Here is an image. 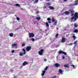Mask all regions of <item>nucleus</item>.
Listing matches in <instances>:
<instances>
[{
    "label": "nucleus",
    "instance_id": "1",
    "mask_svg": "<svg viewBox=\"0 0 78 78\" xmlns=\"http://www.w3.org/2000/svg\"><path fill=\"white\" fill-rule=\"evenodd\" d=\"M78 12H76L74 15V16H73L71 18V22H73V20L74 19V20H76L78 17Z\"/></svg>",
    "mask_w": 78,
    "mask_h": 78
},
{
    "label": "nucleus",
    "instance_id": "2",
    "mask_svg": "<svg viewBox=\"0 0 78 78\" xmlns=\"http://www.w3.org/2000/svg\"><path fill=\"white\" fill-rule=\"evenodd\" d=\"M43 53H44V49H41L40 51H39L38 53L39 55H43Z\"/></svg>",
    "mask_w": 78,
    "mask_h": 78
},
{
    "label": "nucleus",
    "instance_id": "3",
    "mask_svg": "<svg viewBox=\"0 0 78 78\" xmlns=\"http://www.w3.org/2000/svg\"><path fill=\"white\" fill-rule=\"evenodd\" d=\"M29 37L30 38H31V37H34V33H29Z\"/></svg>",
    "mask_w": 78,
    "mask_h": 78
},
{
    "label": "nucleus",
    "instance_id": "4",
    "mask_svg": "<svg viewBox=\"0 0 78 78\" xmlns=\"http://www.w3.org/2000/svg\"><path fill=\"white\" fill-rule=\"evenodd\" d=\"M31 49V47L30 46H28L26 47V50L27 51H30Z\"/></svg>",
    "mask_w": 78,
    "mask_h": 78
},
{
    "label": "nucleus",
    "instance_id": "5",
    "mask_svg": "<svg viewBox=\"0 0 78 78\" xmlns=\"http://www.w3.org/2000/svg\"><path fill=\"white\" fill-rule=\"evenodd\" d=\"M58 53L59 54H62L65 55H67V53H66L62 51H58Z\"/></svg>",
    "mask_w": 78,
    "mask_h": 78
},
{
    "label": "nucleus",
    "instance_id": "6",
    "mask_svg": "<svg viewBox=\"0 0 78 78\" xmlns=\"http://www.w3.org/2000/svg\"><path fill=\"white\" fill-rule=\"evenodd\" d=\"M28 64V62H27V61H25L23 63V66H25L26 65H27Z\"/></svg>",
    "mask_w": 78,
    "mask_h": 78
},
{
    "label": "nucleus",
    "instance_id": "7",
    "mask_svg": "<svg viewBox=\"0 0 78 78\" xmlns=\"http://www.w3.org/2000/svg\"><path fill=\"white\" fill-rule=\"evenodd\" d=\"M66 41V38L64 37H62V39L61 42L62 43H64V42H65Z\"/></svg>",
    "mask_w": 78,
    "mask_h": 78
},
{
    "label": "nucleus",
    "instance_id": "8",
    "mask_svg": "<svg viewBox=\"0 0 78 78\" xmlns=\"http://www.w3.org/2000/svg\"><path fill=\"white\" fill-rule=\"evenodd\" d=\"M75 11L73 10H72L70 11V12L71 14V16H73V15H74V13L73 12H74Z\"/></svg>",
    "mask_w": 78,
    "mask_h": 78
},
{
    "label": "nucleus",
    "instance_id": "9",
    "mask_svg": "<svg viewBox=\"0 0 78 78\" xmlns=\"http://www.w3.org/2000/svg\"><path fill=\"white\" fill-rule=\"evenodd\" d=\"M48 8L51 10H54V9H55V8H54V7H53V6H49L48 7Z\"/></svg>",
    "mask_w": 78,
    "mask_h": 78
},
{
    "label": "nucleus",
    "instance_id": "10",
    "mask_svg": "<svg viewBox=\"0 0 78 78\" xmlns=\"http://www.w3.org/2000/svg\"><path fill=\"white\" fill-rule=\"evenodd\" d=\"M55 67H60V65L59 63H55Z\"/></svg>",
    "mask_w": 78,
    "mask_h": 78
},
{
    "label": "nucleus",
    "instance_id": "11",
    "mask_svg": "<svg viewBox=\"0 0 78 78\" xmlns=\"http://www.w3.org/2000/svg\"><path fill=\"white\" fill-rule=\"evenodd\" d=\"M74 4L76 5H78V0H76L75 1Z\"/></svg>",
    "mask_w": 78,
    "mask_h": 78
},
{
    "label": "nucleus",
    "instance_id": "12",
    "mask_svg": "<svg viewBox=\"0 0 78 78\" xmlns=\"http://www.w3.org/2000/svg\"><path fill=\"white\" fill-rule=\"evenodd\" d=\"M64 12L66 15H69V14H70V12L67 11H66Z\"/></svg>",
    "mask_w": 78,
    "mask_h": 78
},
{
    "label": "nucleus",
    "instance_id": "13",
    "mask_svg": "<svg viewBox=\"0 0 78 78\" xmlns=\"http://www.w3.org/2000/svg\"><path fill=\"white\" fill-rule=\"evenodd\" d=\"M58 72L60 74H62V71L61 69H59Z\"/></svg>",
    "mask_w": 78,
    "mask_h": 78
},
{
    "label": "nucleus",
    "instance_id": "14",
    "mask_svg": "<svg viewBox=\"0 0 78 78\" xmlns=\"http://www.w3.org/2000/svg\"><path fill=\"white\" fill-rule=\"evenodd\" d=\"M45 71L44 70L42 72V73H41V76H44L45 75Z\"/></svg>",
    "mask_w": 78,
    "mask_h": 78
},
{
    "label": "nucleus",
    "instance_id": "15",
    "mask_svg": "<svg viewBox=\"0 0 78 78\" xmlns=\"http://www.w3.org/2000/svg\"><path fill=\"white\" fill-rule=\"evenodd\" d=\"M23 55H25L26 54V51H25V49H23Z\"/></svg>",
    "mask_w": 78,
    "mask_h": 78
},
{
    "label": "nucleus",
    "instance_id": "16",
    "mask_svg": "<svg viewBox=\"0 0 78 78\" xmlns=\"http://www.w3.org/2000/svg\"><path fill=\"white\" fill-rule=\"evenodd\" d=\"M13 33H10L9 34V35L10 37H12L13 36Z\"/></svg>",
    "mask_w": 78,
    "mask_h": 78
},
{
    "label": "nucleus",
    "instance_id": "17",
    "mask_svg": "<svg viewBox=\"0 0 78 78\" xmlns=\"http://www.w3.org/2000/svg\"><path fill=\"white\" fill-rule=\"evenodd\" d=\"M69 64L65 65H64V67H67L68 68H69Z\"/></svg>",
    "mask_w": 78,
    "mask_h": 78
},
{
    "label": "nucleus",
    "instance_id": "18",
    "mask_svg": "<svg viewBox=\"0 0 78 78\" xmlns=\"http://www.w3.org/2000/svg\"><path fill=\"white\" fill-rule=\"evenodd\" d=\"M78 32V30L77 29H76L74 31V33H76Z\"/></svg>",
    "mask_w": 78,
    "mask_h": 78
},
{
    "label": "nucleus",
    "instance_id": "19",
    "mask_svg": "<svg viewBox=\"0 0 78 78\" xmlns=\"http://www.w3.org/2000/svg\"><path fill=\"white\" fill-rule=\"evenodd\" d=\"M36 19L37 20H41V17H36Z\"/></svg>",
    "mask_w": 78,
    "mask_h": 78
},
{
    "label": "nucleus",
    "instance_id": "20",
    "mask_svg": "<svg viewBox=\"0 0 78 78\" xmlns=\"http://www.w3.org/2000/svg\"><path fill=\"white\" fill-rule=\"evenodd\" d=\"M46 4L47 6H50L51 5V3L50 2L46 3Z\"/></svg>",
    "mask_w": 78,
    "mask_h": 78
},
{
    "label": "nucleus",
    "instance_id": "21",
    "mask_svg": "<svg viewBox=\"0 0 78 78\" xmlns=\"http://www.w3.org/2000/svg\"><path fill=\"white\" fill-rule=\"evenodd\" d=\"M78 26V25L76 23H75L74 24V27H77Z\"/></svg>",
    "mask_w": 78,
    "mask_h": 78
},
{
    "label": "nucleus",
    "instance_id": "22",
    "mask_svg": "<svg viewBox=\"0 0 78 78\" xmlns=\"http://www.w3.org/2000/svg\"><path fill=\"white\" fill-rule=\"evenodd\" d=\"M45 23L46 27H49V24H48V22H46Z\"/></svg>",
    "mask_w": 78,
    "mask_h": 78
},
{
    "label": "nucleus",
    "instance_id": "23",
    "mask_svg": "<svg viewBox=\"0 0 78 78\" xmlns=\"http://www.w3.org/2000/svg\"><path fill=\"white\" fill-rule=\"evenodd\" d=\"M12 47H14V46H17L16 44H12Z\"/></svg>",
    "mask_w": 78,
    "mask_h": 78
},
{
    "label": "nucleus",
    "instance_id": "24",
    "mask_svg": "<svg viewBox=\"0 0 78 78\" xmlns=\"http://www.w3.org/2000/svg\"><path fill=\"white\" fill-rule=\"evenodd\" d=\"M54 22V25H56L57 23V20H55Z\"/></svg>",
    "mask_w": 78,
    "mask_h": 78
},
{
    "label": "nucleus",
    "instance_id": "25",
    "mask_svg": "<svg viewBox=\"0 0 78 78\" xmlns=\"http://www.w3.org/2000/svg\"><path fill=\"white\" fill-rule=\"evenodd\" d=\"M38 1H39V0H36L34 2V3H37L38 2Z\"/></svg>",
    "mask_w": 78,
    "mask_h": 78
},
{
    "label": "nucleus",
    "instance_id": "26",
    "mask_svg": "<svg viewBox=\"0 0 78 78\" xmlns=\"http://www.w3.org/2000/svg\"><path fill=\"white\" fill-rule=\"evenodd\" d=\"M23 53L22 52H20V56H23Z\"/></svg>",
    "mask_w": 78,
    "mask_h": 78
},
{
    "label": "nucleus",
    "instance_id": "27",
    "mask_svg": "<svg viewBox=\"0 0 78 78\" xmlns=\"http://www.w3.org/2000/svg\"><path fill=\"white\" fill-rule=\"evenodd\" d=\"M72 37H73V39H74V40H75L76 39V37L75 36H72Z\"/></svg>",
    "mask_w": 78,
    "mask_h": 78
},
{
    "label": "nucleus",
    "instance_id": "28",
    "mask_svg": "<svg viewBox=\"0 0 78 78\" xmlns=\"http://www.w3.org/2000/svg\"><path fill=\"white\" fill-rule=\"evenodd\" d=\"M25 43H23L22 44V47H24V46H25Z\"/></svg>",
    "mask_w": 78,
    "mask_h": 78
},
{
    "label": "nucleus",
    "instance_id": "29",
    "mask_svg": "<svg viewBox=\"0 0 78 78\" xmlns=\"http://www.w3.org/2000/svg\"><path fill=\"white\" fill-rule=\"evenodd\" d=\"M55 20L54 19V18H52V22H55Z\"/></svg>",
    "mask_w": 78,
    "mask_h": 78
},
{
    "label": "nucleus",
    "instance_id": "30",
    "mask_svg": "<svg viewBox=\"0 0 78 78\" xmlns=\"http://www.w3.org/2000/svg\"><path fill=\"white\" fill-rule=\"evenodd\" d=\"M47 20L48 21H50V20H51V19L50 18H47Z\"/></svg>",
    "mask_w": 78,
    "mask_h": 78
},
{
    "label": "nucleus",
    "instance_id": "31",
    "mask_svg": "<svg viewBox=\"0 0 78 78\" xmlns=\"http://www.w3.org/2000/svg\"><path fill=\"white\" fill-rule=\"evenodd\" d=\"M48 69V66H46V67L45 69H44L45 71V70H47Z\"/></svg>",
    "mask_w": 78,
    "mask_h": 78
},
{
    "label": "nucleus",
    "instance_id": "32",
    "mask_svg": "<svg viewBox=\"0 0 78 78\" xmlns=\"http://www.w3.org/2000/svg\"><path fill=\"white\" fill-rule=\"evenodd\" d=\"M20 5L19 4H15V5L16 6H19Z\"/></svg>",
    "mask_w": 78,
    "mask_h": 78
},
{
    "label": "nucleus",
    "instance_id": "33",
    "mask_svg": "<svg viewBox=\"0 0 78 78\" xmlns=\"http://www.w3.org/2000/svg\"><path fill=\"white\" fill-rule=\"evenodd\" d=\"M58 36H59V34H57L55 36L56 37H58Z\"/></svg>",
    "mask_w": 78,
    "mask_h": 78
},
{
    "label": "nucleus",
    "instance_id": "34",
    "mask_svg": "<svg viewBox=\"0 0 78 78\" xmlns=\"http://www.w3.org/2000/svg\"><path fill=\"white\" fill-rule=\"evenodd\" d=\"M31 40L32 41H34V39L33 38H31Z\"/></svg>",
    "mask_w": 78,
    "mask_h": 78
},
{
    "label": "nucleus",
    "instance_id": "35",
    "mask_svg": "<svg viewBox=\"0 0 78 78\" xmlns=\"http://www.w3.org/2000/svg\"><path fill=\"white\" fill-rule=\"evenodd\" d=\"M16 19L17 20H20V18L19 17H17L16 18Z\"/></svg>",
    "mask_w": 78,
    "mask_h": 78
},
{
    "label": "nucleus",
    "instance_id": "36",
    "mask_svg": "<svg viewBox=\"0 0 78 78\" xmlns=\"http://www.w3.org/2000/svg\"><path fill=\"white\" fill-rule=\"evenodd\" d=\"M77 42V41H75L74 42V43H73L74 44H76Z\"/></svg>",
    "mask_w": 78,
    "mask_h": 78
},
{
    "label": "nucleus",
    "instance_id": "37",
    "mask_svg": "<svg viewBox=\"0 0 78 78\" xmlns=\"http://www.w3.org/2000/svg\"><path fill=\"white\" fill-rule=\"evenodd\" d=\"M36 23L37 24V25H39V23L37 21L36 22Z\"/></svg>",
    "mask_w": 78,
    "mask_h": 78
},
{
    "label": "nucleus",
    "instance_id": "38",
    "mask_svg": "<svg viewBox=\"0 0 78 78\" xmlns=\"http://www.w3.org/2000/svg\"><path fill=\"white\" fill-rule=\"evenodd\" d=\"M71 66H72L73 68L75 67V66L73 65H71Z\"/></svg>",
    "mask_w": 78,
    "mask_h": 78
},
{
    "label": "nucleus",
    "instance_id": "39",
    "mask_svg": "<svg viewBox=\"0 0 78 78\" xmlns=\"http://www.w3.org/2000/svg\"><path fill=\"white\" fill-rule=\"evenodd\" d=\"M36 13H37V14H39V11H37Z\"/></svg>",
    "mask_w": 78,
    "mask_h": 78
},
{
    "label": "nucleus",
    "instance_id": "40",
    "mask_svg": "<svg viewBox=\"0 0 78 78\" xmlns=\"http://www.w3.org/2000/svg\"><path fill=\"white\" fill-rule=\"evenodd\" d=\"M72 44H73V43H70V44H69V45H72Z\"/></svg>",
    "mask_w": 78,
    "mask_h": 78
},
{
    "label": "nucleus",
    "instance_id": "41",
    "mask_svg": "<svg viewBox=\"0 0 78 78\" xmlns=\"http://www.w3.org/2000/svg\"><path fill=\"white\" fill-rule=\"evenodd\" d=\"M44 61H47V60L46 58H44Z\"/></svg>",
    "mask_w": 78,
    "mask_h": 78
},
{
    "label": "nucleus",
    "instance_id": "42",
    "mask_svg": "<svg viewBox=\"0 0 78 78\" xmlns=\"http://www.w3.org/2000/svg\"><path fill=\"white\" fill-rule=\"evenodd\" d=\"M39 31L40 32H41L42 31V30H41V29H39Z\"/></svg>",
    "mask_w": 78,
    "mask_h": 78
},
{
    "label": "nucleus",
    "instance_id": "43",
    "mask_svg": "<svg viewBox=\"0 0 78 78\" xmlns=\"http://www.w3.org/2000/svg\"><path fill=\"white\" fill-rule=\"evenodd\" d=\"M14 51H15L14 50H13L12 51V53H14Z\"/></svg>",
    "mask_w": 78,
    "mask_h": 78
},
{
    "label": "nucleus",
    "instance_id": "44",
    "mask_svg": "<svg viewBox=\"0 0 78 78\" xmlns=\"http://www.w3.org/2000/svg\"><path fill=\"white\" fill-rule=\"evenodd\" d=\"M48 23H51V21H48Z\"/></svg>",
    "mask_w": 78,
    "mask_h": 78
},
{
    "label": "nucleus",
    "instance_id": "45",
    "mask_svg": "<svg viewBox=\"0 0 78 78\" xmlns=\"http://www.w3.org/2000/svg\"><path fill=\"white\" fill-rule=\"evenodd\" d=\"M73 5H74V4H71V5H70V6H73Z\"/></svg>",
    "mask_w": 78,
    "mask_h": 78
},
{
    "label": "nucleus",
    "instance_id": "46",
    "mask_svg": "<svg viewBox=\"0 0 78 78\" xmlns=\"http://www.w3.org/2000/svg\"><path fill=\"white\" fill-rule=\"evenodd\" d=\"M53 78H56V76H53Z\"/></svg>",
    "mask_w": 78,
    "mask_h": 78
},
{
    "label": "nucleus",
    "instance_id": "47",
    "mask_svg": "<svg viewBox=\"0 0 78 78\" xmlns=\"http://www.w3.org/2000/svg\"><path fill=\"white\" fill-rule=\"evenodd\" d=\"M62 59H65V57H64V56H63L62 57Z\"/></svg>",
    "mask_w": 78,
    "mask_h": 78
},
{
    "label": "nucleus",
    "instance_id": "48",
    "mask_svg": "<svg viewBox=\"0 0 78 78\" xmlns=\"http://www.w3.org/2000/svg\"><path fill=\"white\" fill-rule=\"evenodd\" d=\"M68 0H64V2H67Z\"/></svg>",
    "mask_w": 78,
    "mask_h": 78
},
{
    "label": "nucleus",
    "instance_id": "49",
    "mask_svg": "<svg viewBox=\"0 0 78 78\" xmlns=\"http://www.w3.org/2000/svg\"><path fill=\"white\" fill-rule=\"evenodd\" d=\"M56 30H58V27H56Z\"/></svg>",
    "mask_w": 78,
    "mask_h": 78
},
{
    "label": "nucleus",
    "instance_id": "50",
    "mask_svg": "<svg viewBox=\"0 0 78 78\" xmlns=\"http://www.w3.org/2000/svg\"><path fill=\"white\" fill-rule=\"evenodd\" d=\"M44 8H47V6H44Z\"/></svg>",
    "mask_w": 78,
    "mask_h": 78
},
{
    "label": "nucleus",
    "instance_id": "51",
    "mask_svg": "<svg viewBox=\"0 0 78 78\" xmlns=\"http://www.w3.org/2000/svg\"><path fill=\"white\" fill-rule=\"evenodd\" d=\"M50 1V0H46V1Z\"/></svg>",
    "mask_w": 78,
    "mask_h": 78
},
{
    "label": "nucleus",
    "instance_id": "52",
    "mask_svg": "<svg viewBox=\"0 0 78 78\" xmlns=\"http://www.w3.org/2000/svg\"><path fill=\"white\" fill-rule=\"evenodd\" d=\"M22 67H23V66H21V69H22Z\"/></svg>",
    "mask_w": 78,
    "mask_h": 78
},
{
    "label": "nucleus",
    "instance_id": "53",
    "mask_svg": "<svg viewBox=\"0 0 78 78\" xmlns=\"http://www.w3.org/2000/svg\"><path fill=\"white\" fill-rule=\"evenodd\" d=\"M31 17H33V18H34V17L33 16H31Z\"/></svg>",
    "mask_w": 78,
    "mask_h": 78
},
{
    "label": "nucleus",
    "instance_id": "54",
    "mask_svg": "<svg viewBox=\"0 0 78 78\" xmlns=\"http://www.w3.org/2000/svg\"><path fill=\"white\" fill-rule=\"evenodd\" d=\"M66 36H69V35H67Z\"/></svg>",
    "mask_w": 78,
    "mask_h": 78
},
{
    "label": "nucleus",
    "instance_id": "55",
    "mask_svg": "<svg viewBox=\"0 0 78 78\" xmlns=\"http://www.w3.org/2000/svg\"><path fill=\"white\" fill-rule=\"evenodd\" d=\"M16 60H17V59H15V61H16Z\"/></svg>",
    "mask_w": 78,
    "mask_h": 78
},
{
    "label": "nucleus",
    "instance_id": "56",
    "mask_svg": "<svg viewBox=\"0 0 78 78\" xmlns=\"http://www.w3.org/2000/svg\"><path fill=\"white\" fill-rule=\"evenodd\" d=\"M77 61L78 62V59L77 60Z\"/></svg>",
    "mask_w": 78,
    "mask_h": 78
}]
</instances>
